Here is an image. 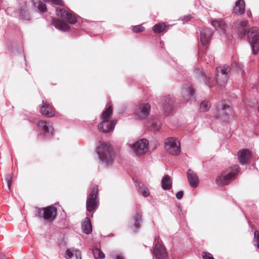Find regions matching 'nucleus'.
Returning a JSON list of instances; mask_svg holds the SVG:
<instances>
[{
    "mask_svg": "<svg viewBox=\"0 0 259 259\" xmlns=\"http://www.w3.org/2000/svg\"><path fill=\"white\" fill-rule=\"evenodd\" d=\"M203 259H214L212 255L207 252L203 251L202 253Z\"/></svg>",
    "mask_w": 259,
    "mask_h": 259,
    "instance_id": "ea45409f",
    "label": "nucleus"
},
{
    "mask_svg": "<svg viewBox=\"0 0 259 259\" xmlns=\"http://www.w3.org/2000/svg\"><path fill=\"white\" fill-rule=\"evenodd\" d=\"M38 127L45 136H51L52 135L53 128L52 124L50 123L42 120L38 123Z\"/></svg>",
    "mask_w": 259,
    "mask_h": 259,
    "instance_id": "dca6fc26",
    "label": "nucleus"
},
{
    "mask_svg": "<svg viewBox=\"0 0 259 259\" xmlns=\"http://www.w3.org/2000/svg\"><path fill=\"white\" fill-rule=\"evenodd\" d=\"M67 259H81L80 251L74 248L68 249L66 251Z\"/></svg>",
    "mask_w": 259,
    "mask_h": 259,
    "instance_id": "5701e85b",
    "label": "nucleus"
},
{
    "mask_svg": "<svg viewBox=\"0 0 259 259\" xmlns=\"http://www.w3.org/2000/svg\"><path fill=\"white\" fill-rule=\"evenodd\" d=\"M211 25L218 30H220L223 33L225 32L226 25L221 20H213L211 22Z\"/></svg>",
    "mask_w": 259,
    "mask_h": 259,
    "instance_id": "c756f323",
    "label": "nucleus"
},
{
    "mask_svg": "<svg viewBox=\"0 0 259 259\" xmlns=\"http://www.w3.org/2000/svg\"><path fill=\"white\" fill-rule=\"evenodd\" d=\"M155 259H167V254L165 248L160 243L155 244L153 252Z\"/></svg>",
    "mask_w": 259,
    "mask_h": 259,
    "instance_id": "4468645a",
    "label": "nucleus"
},
{
    "mask_svg": "<svg viewBox=\"0 0 259 259\" xmlns=\"http://www.w3.org/2000/svg\"><path fill=\"white\" fill-rule=\"evenodd\" d=\"M133 153L137 156H142L148 151L149 142L145 139H141L131 145Z\"/></svg>",
    "mask_w": 259,
    "mask_h": 259,
    "instance_id": "0eeeda50",
    "label": "nucleus"
},
{
    "mask_svg": "<svg viewBox=\"0 0 259 259\" xmlns=\"http://www.w3.org/2000/svg\"><path fill=\"white\" fill-rule=\"evenodd\" d=\"M112 114V109L111 106H109L105 110L103 111L101 118L102 120H107L108 118Z\"/></svg>",
    "mask_w": 259,
    "mask_h": 259,
    "instance_id": "473e14b6",
    "label": "nucleus"
},
{
    "mask_svg": "<svg viewBox=\"0 0 259 259\" xmlns=\"http://www.w3.org/2000/svg\"><path fill=\"white\" fill-rule=\"evenodd\" d=\"M20 15L22 17V18H23V12L21 10L20 11Z\"/></svg>",
    "mask_w": 259,
    "mask_h": 259,
    "instance_id": "de8ad7c7",
    "label": "nucleus"
},
{
    "mask_svg": "<svg viewBox=\"0 0 259 259\" xmlns=\"http://www.w3.org/2000/svg\"><path fill=\"white\" fill-rule=\"evenodd\" d=\"M199 59L206 64L212 63L214 60V57L210 52L206 51L204 54L199 53Z\"/></svg>",
    "mask_w": 259,
    "mask_h": 259,
    "instance_id": "4be33fe9",
    "label": "nucleus"
},
{
    "mask_svg": "<svg viewBox=\"0 0 259 259\" xmlns=\"http://www.w3.org/2000/svg\"><path fill=\"white\" fill-rule=\"evenodd\" d=\"M142 213L140 210H137L135 215L133 216L134 225L136 229H138L140 228L141 223L142 222Z\"/></svg>",
    "mask_w": 259,
    "mask_h": 259,
    "instance_id": "c85d7f7f",
    "label": "nucleus"
},
{
    "mask_svg": "<svg viewBox=\"0 0 259 259\" xmlns=\"http://www.w3.org/2000/svg\"><path fill=\"white\" fill-rule=\"evenodd\" d=\"M144 30V27L141 25L135 26L133 28V31L135 32H140Z\"/></svg>",
    "mask_w": 259,
    "mask_h": 259,
    "instance_id": "58836bf2",
    "label": "nucleus"
},
{
    "mask_svg": "<svg viewBox=\"0 0 259 259\" xmlns=\"http://www.w3.org/2000/svg\"><path fill=\"white\" fill-rule=\"evenodd\" d=\"M139 192L140 193H141L144 197H147L150 194V192H149V189L147 187H146L144 186H142L139 187Z\"/></svg>",
    "mask_w": 259,
    "mask_h": 259,
    "instance_id": "c9c22d12",
    "label": "nucleus"
},
{
    "mask_svg": "<svg viewBox=\"0 0 259 259\" xmlns=\"http://www.w3.org/2000/svg\"><path fill=\"white\" fill-rule=\"evenodd\" d=\"M176 196L178 199H181L183 196V192L182 191H179L176 194Z\"/></svg>",
    "mask_w": 259,
    "mask_h": 259,
    "instance_id": "37998d69",
    "label": "nucleus"
},
{
    "mask_svg": "<svg viewBox=\"0 0 259 259\" xmlns=\"http://www.w3.org/2000/svg\"><path fill=\"white\" fill-rule=\"evenodd\" d=\"M116 123V120H103V121L98 125V128L99 131L102 133H110L114 130Z\"/></svg>",
    "mask_w": 259,
    "mask_h": 259,
    "instance_id": "ddd939ff",
    "label": "nucleus"
},
{
    "mask_svg": "<svg viewBox=\"0 0 259 259\" xmlns=\"http://www.w3.org/2000/svg\"><path fill=\"white\" fill-rule=\"evenodd\" d=\"M187 175L190 186L193 188L197 187L199 184V178L196 173L193 170L189 169Z\"/></svg>",
    "mask_w": 259,
    "mask_h": 259,
    "instance_id": "aec40b11",
    "label": "nucleus"
},
{
    "mask_svg": "<svg viewBox=\"0 0 259 259\" xmlns=\"http://www.w3.org/2000/svg\"><path fill=\"white\" fill-rule=\"evenodd\" d=\"M47 2H51L54 4L62 6L63 2L62 0H46Z\"/></svg>",
    "mask_w": 259,
    "mask_h": 259,
    "instance_id": "a19ab883",
    "label": "nucleus"
},
{
    "mask_svg": "<svg viewBox=\"0 0 259 259\" xmlns=\"http://www.w3.org/2000/svg\"><path fill=\"white\" fill-rule=\"evenodd\" d=\"M245 11V3L243 0H238L236 2L233 12L237 15H241Z\"/></svg>",
    "mask_w": 259,
    "mask_h": 259,
    "instance_id": "393cba45",
    "label": "nucleus"
},
{
    "mask_svg": "<svg viewBox=\"0 0 259 259\" xmlns=\"http://www.w3.org/2000/svg\"><path fill=\"white\" fill-rule=\"evenodd\" d=\"M151 106L148 103H141L135 107L134 115L137 120L146 119L149 115Z\"/></svg>",
    "mask_w": 259,
    "mask_h": 259,
    "instance_id": "6e6552de",
    "label": "nucleus"
},
{
    "mask_svg": "<svg viewBox=\"0 0 259 259\" xmlns=\"http://www.w3.org/2000/svg\"><path fill=\"white\" fill-rule=\"evenodd\" d=\"M40 113L48 117H52L55 116V111L52 106L49 104L47 102H45L42 100V105L40 110Z\"/></svg>",
    "mask_w": 259,
    "mask_h": 259,
    "instance_id": "f3484780",
    "label": "nucleus"
},
{
    "mask_svg": "<svg viewBox=\"0 0 259 259\" xmlns=\"http://www.w3.org/2000/svg\"><path fill=\"white\" fill-rule=\"evenodd\" d=\"M254 245L259 249V231H255L254 233Z\"/></svg>",
    "mask_w": 259,
    "mask_h": 259,
    "instance_id": "4c0bfd02",
    "label": "nucleus"
},
{
    "mask_svg": "<svg viewBox=\"0 0 259 259\" xmlns=\"http://www.w3.org/2000/svg\"><path fill=\"white\" fill-rule=\"evenodd\" d=\"M233 113L232 108L228 101H221L217 107L216 116L224 121L228 120L233 115Z\"/></svg>",
    "mask_w": 259,
    "mask_h": 259,
    "instance_id": "39448f33",
    "label": "nucleus"
},
{
    "mask_svg": "<svg viewBox=\"0 0 259 259\" xmlns=\"http://www.w3.org/2000/svg\"><path fill=\"white\" fill-rule=\"evenodd\" d=\"M239 172V166L234 165L226 170L219 175L216 181L220 185H228L229 183L234 180Z\"/></svg>",
    "mask_w": 259,
    "mask_h": 259,
    "instance_id": "20e7f679",
    "label": "nucleus"
},
{
    "mask_svg": "<svg viewBox=\"0 0 259 259\" xmlns=\"http://www.w3.org/2000/svg\"><path fill=\"white\" fill-rule=\"evenodd\" d=\"M173 103L171 98L168 96L161 97L159 104L165 112H169L172 109Z\"/></svg>",
    "mask_w": 259,
    "mask_h": 259,
    "instance_id": "a211bd4d",
    "label": "nucleus"
},
{
    "mask_svg": "<svg viewBox=\"0 0 259 259\" xmlns=\"http://www.w3.org/2000/svg\"><path fill=\"white\" fill-rule=\"evenodd\" d=\"M165 150L170 154L177 155L180 153V143L174 138H168L165 142Z\"/></svg>",
    "mask_w": 259,
    "mask_h": 259,
    "instance_id": "9d476101",
    "label": "nucleus"
},
{
    "mask_svg": "<svg viewBox=\"0 0 259 259\" xmlns=\"http://www.w3.org/2000/svg\"><path fill=\"white\" fill-rule=\"evenodd\" d=\"M52 23L57 29L62 31H68L70 29L67 24L59 19H53Z\"/></svg>",
    "mask_w": 259,
    "mask_h": 259,
    "instance_id": "412c9836",
    "label": "nucleus"
},
{
    "mask_svg": "<svg viewBox=\"0 0 259 259\" xmlns=\"http://www.w3.org/2000/svg\"><path fill=\"white\" fill-rule=\"evenodd\" d=\"M183 98L188 101L193 98L194 95V91L191 85H187L182 90Z\"/></svg>",
    "mask_w": 259,
    "mask_h": 259,
    "instance_id": "b1692460",
    "label": "nucleus"
},
{
    "mask_svg": "<svg viewBox=\"0 0 259 259\" xmlns=\"http://www.w3.org/2000/svg\"><path fill=\"white\" fill-rule=\"evenodd\" d=\"M237 68L238 69V71H240L242 74L244 73V71L243 70V66L241 64L237 65Z\"/></svg>",
    "mask_w": 259,
    "mask_h": 259,
    "instance_id": "c03bdc74",
    "label": "nucleus"
},
{
    "mask_svg": "<svg viewBox=\"0 0 259 259\" xmlns=\"http://www.w3.org/2000/svg\"><path fill=\"white\" fill-rule=\"evenodd\" d=\"M96 153L99 159L106 165H111L113 161V151L108 143L100 142L98 143Z\"/></svg>",
    "mask_w": 259,
    "mask_h": 259,
    "instance_id": "f03ea898",
    "label": "nucleus"
},
{
    "mask_svg": "<svg viewBox=\"0 0 259 259\" xmlns=\"http://www.w3.org/2000/svg\"><path fill=\"white\" fill-rule=\"evenodd\" d=\"M191 18L192 17L191 16V15L185 16L181 18V20L185 23L188 22L189 20H191Z\"/></svg>",
    "mask_w": 259,
    "mask_h": 259,
    "instance_id": "79ce46f5",
    "label": "nucleus"
},
{
    "mask_svg": "<svg viewBox=\"0 0 259 259\" xmlns=\"http://www.w3.org/2000/svg\"><path fill=\"white\" fill-rule=\"evenodd\" d=\"M238 158L241 164H247L251 158V154L247 149L241 150L238 152Z\"/></svg>",
    "mask_w": 259,
    "mask_h": 259,
    "instance_id": "6ab92c4d",
    "label": "nucleus"
},
{
    "mask_svg": "<svg viewBox=\"0 0 259 259\" xmlns=\"http://www.w3.org/2000/svg\"><path fill=\"white\" fill-rule=\"evenodd\" d=\"M246 14L249 17H251L252 16V15H251V13L250 12V10H247V12H246Z\"/></svg>",
    "mask_w": 259,
    "mask_h": 259,
    "instance_id": "49530a36",
    "label": "nucleus"
},
{
    "mask_svg": "<svg viewBox=\"0 0 259 259\" xmlns=\"http://www.w3.org/2000/svg\"><path fill=\"white\" fill-rule=\"evenodd\" d=\"M168 26L169 25L166 23H159L153 26L152 30L154 33H159L165 32L168 28Z\"/></svg>",
    "mask_w": 259,
    "mask_h": 259,
    "instance_id": "a878e982",
    "label": "nucleus"
},
{
    "mask_svg": "<svg viewBox=\"0 0 259 259\" xmlns=\"http://www.w3.org/2000/svg\"><path fill=\"white\" fill-rule=\"evenodd\" d=\"M56 14L70 24H75L77 22L76 16L71 12L64 9L56 10Z\"/></svg>",
    "mask_w": 259,
    "mask_h": 259,
    "instance_id": "f8f14e48",
    "label": "nucleus"
},
{
    "mask_svg": "<svg viewBox=\"0 0 259 259\" xmlns=\"http://www.w3.org/2000/svg\"><path fill=\"white\" fill-rule=\"evenodd\" d=\"M212 35V30L210 28H203L200 30V41L203 46L210 42Z\"/></svg>",
    "mask_w": 259,
    "mask_h": 259,
    "instance_id": "2eb2a0df",
    "label": "nucleus"
},
{
    "mask_svg": "<svg viewBox=\"0 0 259 259\" xmlns=\"http://www.w3.org/2000/svg\"><path fill=\"white\" fill-rule=\"evenodd\" d=\"M248 39L253 54L256 55L259 50V29L257 27H252L248 31Z\"/></svg>",
    "mask_w": 259,
    "mask_h": 259,
    "instance_id": "423d86ee",
    "label": "nucleus"
},
{
    "mask_svg": "<svg viewBox=\"0 0 259 259\" xmlns=\"http://www.w3.org/2000/svg\"><path fill=\"white\" fill-rule=\"evenodd\" d=\"M57 209L53 206H49L38 211V217H42L48 222H51L56 217Z\"/></svg>",
    "mask_w": 259,
    "mask_h": 259,
    "instance_id": "9b49d317",
    "label": "nucleus"
},
{
    "mask_svg": "<svg viewBox=\"0 0 259 259\" xmlns=\"http://www.w3.org/2000/svg\"><path fill=\"white\" fill-rule=\"evenodd\" d=\"M230 70L231 69L228 65L220 66L216 69L217 73L215 79H212L210 78L207 79V76L203 74H201V76L205 84L208 87H212L216 84L222 87L227 82Z\"/></svg>",
    "mask_w": 259,
    "mask_h": 259,
    "instance_id": "f257e3e1",
    "label": "nucleus"
},
{
    "mask_svg": "<svg viewBox=\"0 0 259 259\" xmlns=\"http://www.w3.org/2000/svg\"><path fill=\"white\" fill-rule=\"evenodd\" d=\"M161 186L164 190H169L172 187V180L168 175L164 176L161 180Z\"/></svg>",
    "mask_w": 259,
    "mask_h": 259,
    "instance_id": "cd10ccee",
    "label": "nucleus"
},
{
    "mask_svg": "<svg viewBox=\"0 0 259 259\" xmlns=\"http://www.w3.org/2000/svg\"><path fill=\"white\" fill-rule=\"evenodd\" d=\"M258 112H259V106H258Z\"/></svg>",
    "mask_w": 259,
    "mask_h": 259,
    "instance_id": "09e8293b",
    "label": "nucleus"
},
{
    "mask_svg": "<svg viewBox=\"0 0 259 259\" xmlns=\"http://www.w3.org/2000/svg\"><path fill=\"white\" fill-rule=\"evenodd\" d=\"M93 253L94 257L97 259H103L105 257L103 252L99 248H95L93 249Z\"/></svg>",
    "mask_w": 259,
    "mask_h": 259,
    "instance_id": "2f4dec72",
    "label": "nucleus"
},
{
    "mask_svg": "<svg viewBox=\"0 0 259 259\" xmlns=\"http://www.w3.org/2000/svg\"><path fill=\"white\" fill-rule=\"evenodd\" d=\"M82 230L86 234H90L92 232V227L91 221L88 218H86L82 223Z\"/></svg>",
    "mask_w": 259,
    "mask_h": 259,
    "instance_id": "bb28decb",
    "label": "nucleus"
},
{
    "mask_svg": "<svg viewBox=\"0 0 259 259\" xmlns=\"http://www.w3.org/2000/svg\"><path fill=\"white\" fill-rule=\"evenodd\" d=\"M34 7L36 8L40 12L42 13L47 11L46 4L43 0H32Z\"/></svg>",
    "mask_w": 259,
    "mask_h": 259,
    "instance_id": "7c9ffc66",
    "label": "nucleus"
},
{
    "mask_svg": "<svg viewBox=\"0 0 259 259\" xmlns=\"http://www.w3.org/2000/svg\"><path fill=\"white\" fill-rule=\"evenodd\" d=\"M161 123L157 119H154L152 121L151 125L152 126L153 129L156 131H158L160 130L161 127Z\"/></svg>",
    "mask_w": 259,
    "mask_h": 259,
    "instance_id": "e433bc0d",
    "label": "nucleus"
},
{
    "mask_svg": "<svg viewBox=\"0 0 259 259\" xmlns=\"http://www.w3.org/2000/svg\"><path fill=\"white\" fill-rule=\"evenodd\" d=\"M233 29L241 38L244 37L249 27L248 21L245 19H238L233 23Z\"/></svg>",
    "mask_w": 259,
    "mask_h": 259,
    "instance_id": "1a4fd4ad",
    "label": "nucleus"
},
{
    "mask_svg": "<svg viewBox=\"0 0 259 259\" xmlns=\"http://www.w3.org/2000/svg\"><path fill=\"white\" fill-rule=\"evenodd\" d=\"M210 107V104L207 101L204 100L201 102L200 105V110L201 112H206Z\"/></svg>",
    "mask_w": 259,
    "mask_h": 259,
    "instance_id": "72a5a7b5",
    "label": "nucleus"
},
{
    "mask_svg": "<svg viewBox=\"0 0 259 259\" xmlns=\"http://www.w3.org/2000/svg\"><path fill=\"white\" fill-rule=\"evenodd\" d=\"M113 259H124L122 254L118 253L113 256Z\"/></svg>",
    "mask_w": 259,
    "mask_h": 259,
    "instance_id": "a18cd8bd",
    "label": "nucleus"
},
{
    "mask_svg": "<svg viewBox=\"0 0 259 259\" xmlns=\"http://www.w3.org/2000/svg\"><path fill=\"white\" fill-rule=\"evenodd\" d=\"M98 188L95 186L91 190H88L86 200L87 210L90 212H94L99 205V198L98 196Z\"/></svg>",
    "mask_w": 259,
    "mask_h": 259,
    "instance_id": "7ed1b4c3",
    "label": "nucleus"
},
{
    "mask_svg": "<svg viewBox=\"0 0 259 259\" xmlns=\"http://www.w3.org/2000/svg\"><path fill=\"white\" fill-rule=\"evenodd\" d=\"M13 174L12 173L7 174L5 178V181L7 182L8 189L9 191L11 190V186L12 183Z\"/></svg>",
    "mask_w": 259,
    "mask_h": 259,
    "instance_id": "f704fd0d",
    "label": "nucleus"
}]
</instances>
